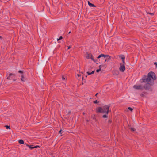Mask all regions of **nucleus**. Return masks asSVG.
Returning a JSON list of instances; mask_svg holds the SVG:
<instances>
[{"instance_id": "aec40b11", "label": "nucleus", "mask_w": 157, "mask_h": 157, "mask_svg": "<svg viewBox=\"0 0 157 157\" xmlns=\"http://www.w3.org/2000/svg\"><path fill=\"white\" fill-rule=\"evenodd\" d=\"M38 147H39L36 146H34L33 148H37Z\"/></svg>"}, {"instance_id": "a211bd4d", "label": "nucleus", "mask_w": 157, "mask_h": 157, "mask_svg": "<svg viewBox=\"0 0 157 157\" xmlns=\"http://www.w3.org/2000/svg\"><path fill=\"white\" fill-rule=\"evenodd\" d=\"M128 109H129L131 111H132L133 110V109L132 108H131V107H128Z\"/></svg>"}, {"instance_id": "b1692460", "label": "nucleus", "mask_w": 157, "mask_h": 157, "mask_svg": "<svg viewBox=\"0 0 157 157\" xmlns=\"http://www.w3.org/2000/svg\"><path fill=\"white\" fill-rule=\"evenodd\" d=\"M149 14L151 15H153L154 14L153 13H150Z\"/></svg>"}, {"instance_id": "412c9836", "label": "nucleus", "mask_w": 157, "mask_h": 157, "mask_svg": "<svg viewBox=\"0 0 157 157\" xmlns=\"http://www.w3.org/2000/svg\"><path fill=\"white\" fill-rule=\"evenodd\" d=\"M101 58V59H104L105 60V58H104V57L102 56Z\"/></svg>"}, {"instance_id": "dca6fc26", "label": "nucleus", "mask_w": 157, "mask_h": 157, "mask_svg": "<svg viewBox=\"0 0 157 157\" xmlns=\"http://www.w3.org/2000/svg\"><path fill=\"white\" fill-rule=\"evenodd\" d=\"M107 117V116L105 114V115H104L103 116V118H106Z\"/></svg>"}, {"instance_id": "cd10ccee", "label": "nucleus", "mask_w": 157, "mask_h": 157, "mask_svg": "<svg viewBox=\"0 0 157 157\" xmlns=\"http://www.w3.org/2000/svg\"><path fill=\"white\" fill-rule=\"evenodd\" d=\"M156 65H157V63H154Z\"/></svg>"}, {"instance_id": "a878e982", "label": "nucleus", "mask_w": 157, "mask_h": 157, "mask_svg": "<svg viewBox=\"0 0 157 157\" xmlns=\"http://www.w3.org/2000/svg\"><path fill=\"white\" fill-rule=\"evenodd\" d=\"M77 75L79 77L81 75H80V74H77Z\"/></svg>"}, {"instance_id": "c85d7f7f", "label": "nucleus", "mask_w": 157, "mask_h": 157, "mask_svg": "<svg viewBox=\"0 0 157 157\" xmlns=\"http://www.w3.org/2000/svg\"><path fill=\"white\" fill-rule=\"evenodd\" d=\"M98 94V93H97L95 94V96H96L97 95V94Z\"/></svg>"}, {"instance_id": "39448f33", "label": "nucleus", "mask_w": 157, "mask_h": 157, "mask_svg": "<svg viewBox=\"0 0 157 157\" xmlns=\"http://www.w3.org/2000/svg\"><path fill=\"white\" fill-rule=\"evenodd\" d=\"M143 86L141 85H135L134 86L133 88L136 90H142Z\"/></svg>"}, {"instance_id": "6ab92c4d", "label": "nucleus", "mask_w": 157, "mask_h": 157, "mask_svg": "<svg viewBox=\"0 0 157 157\" xmlns=\"http://www.w3.org/2000/svg\"><path fill=\"white\" fill-rule=\"evenodd\" d=\"M5 127H6V129H7L10 128L9 126H8L7 125H6V126H5Z\"/></svg>"}, {"instance_id": "c756f323", "label": "nucleus", "mask_w": 157, "mask_h": 157, "mask_svg": "<svg viewBox=\"0 0 157 157\" xmlns=\"http://www.w3.org/2000/svg\"><path fill=\"white\" fill-rule=\"evenodd\" d=\"M71 33V32H69L68 33H69H69Z\"/></svg>"}, {"instance_id": "4468645a", "label": "nucleus", "mask_w": 157, "mask_h": 157, "mask_svg": "<svg viewBox=\"0 0 157 157\" xmlns=\"http://www.w3.org/2000/svg\"><path fill=\"white\" fill-rule=\"evenodd\" d=\"M129 129L132 131H133V132H134V131H135V129L134 128H132V127H130L129 128Z\"/></svg>"}, {"instance_id": "2eb2a0df", "label": "nucleus", "mask_w": 157, "mask_h": 157, "mask_svg": "<svg viewBox=\"0 0 157 157\" xmlns=\"http://www.w3.org/2000/svg\"><path fill=\"white\" fill-rule=\"evenodd\" d=\"M94 71H92V72L91 73H89L88 72L87 73L88 74V75H90L92 74H93L94 73Z\"/></svg>"}, {"instance_id": "9b49d317", "label": "nucleus", "mask_w": 157, "mask_h": 157, "mask_svg": "<svg viewBox=\"0 0 157 157\" xmlns=\"http://www.w3.org/2000/svg\"><path fill=\"white\" fill-rule=\"evenodd\" d=\"M19 143L21 144H23L24 143V141L22 140H19Z\"/></svg>"}, {"instance_id": "f3484780", "label": "nucleus", "mask_w": 157, "mask_h": 157, "mask_svg": "<svg viewBox=\"0 0 157 157\" xmlns=\"http://www.w3.org/2000/svg\"><path fill=\"white\" fill-rule=\"evenodd\" d=\"M62 38H63V37H62V36H61L59 39H57V41H59V40H61Z\"/></svg>"}, {"instance_id": "7ed1b4c3", "label": "nucleus", "mask_w": 157, "mask_h": 157, "mask_svg": "<svg viewBox=\"0 0 157 157\" xmlns=\"http://www.w3.org/2000/svg\"><path fill=\"white\" fill-rule=\"evenodd\" d=\"M102 56L104 57V58H105V62H108L110 59L111 58V57L109 56L108 55H104L103 54H101L100 55L97 57L98 59L100 58Z\"/></svg>"}, {"instance_id": "bb28decb", "label": "nucleus", "mask_w": 157, "mask_h": 157, "mask_svg": "<svg viewBox=\"0 0 157 157\" xmlns=\"http://www.w3.org/2000/svg\"><path fill=\"white\" fill-rule=\"evenodd\" d=\"M62 79H65V78H64L63 77H62Z\"/></svg>"}, {"instance_id": "0eeeda50", "label": "nucleus", "mask_w": 157, "mask_h": 157, "mask_svg": "<svg viewBox=\"0 0 157 157\" xmlns=\"http://www.w3.org/2000/svg\"><path fill=\"white\" fill-rule=\"evenodd\" d=\"M18 72L19 73H22V74L21 76V81H23V82L25 81L26 80V79L25 77H24V75L22 71H18Z\"/></svg>"}, {"instance_id": "4be33fe9", "label": "nucleus", "mask_w": 157, "mask_h": 157, "mask_svg": "<svg viewBox=\"0 0 157 157\" xmlns=\"http://www.w3.org/2000/svg\"><path fill=\"white\" fill-rule=\"evenodd\" d=\"M94 103H98L97 100H96V101H94Z\"/></svg>"}, {"instance_id": "f257e3e1", "label": "nucleus", "mask_w": 157, "mask_h": 157, "mask_svg": "<svg viewBox=\"0 0 157 157\" xmlns=\"http://www.w3.org/2000/svg\"><path fill=\"white\" fill-rule=\"evenodd\" d=\"M155 74L152 72H150L148 74L147 77H145V78L140 80L141 82H147V84H145L143 86V89L144 88L145 89H148L149 87V84L150 85H153L154 84V80L156 79Z\"/></svg>"}, {"instance_id": "6e6552de", "label": "nucleus", "mask_w": 157, "mask_h": 157, "mask_svg": "<svg viewBox=\"0 0 157 157\" xmlns=\"http://www.w3.org/2000/svg\"><path fill=\"white\" fill-rule=\"evenodd\" d=\"M15 76L14 74L13 73H10L9 74V76L7 77V78L8 79L11 80L12 79V77H11L12 76Z\"/></svg>"}, {"instance_id": "20e7f679", "label": "nucleus", "mask_w": 157, "mask_h": 157, "mask_svg": "<svg viewBox=\"0 0 157 157\" xmlns=\"http://www.w3.org/2000/svg\"><path fill=\"white\" fill-rule=\"evenodd\" d=\"M86 57L88 59H91L92 60L94 61L93 58V56L89 52H86Z\"/></svg>"}, {"instance_id": "393cba45", "label": "nucleus", "mask_w": 157, "mask_h": 157, "mask_svg": "<svg viewBox=\"0 0 157 157\" xmlns=\"http://www.w3.org/2000/svg\"><path fill=\"white\" fill-rule=\"evenodd\" d=\"M71 48V46H69L68 47V49H69Z\"/></svg>"}, {"instance_id": "7c9ffc66", "label": "nucleus", "mask_w": 157, "mask_h": 157, "mask_svg": "<svg viewBox=\"0 0 157 157\" xmlns=\"http://www.w3.org/2000/svg\"><path fill=\"white\" fill-rule=\"evenodd\" d=\"M83 79V77H82V79Z\"/></svg>"}, {"instance_id": "ddd939ff", "label": "nucleus", "mask_w": 157, "mask_h": 157, "mask_svg": "<svg viewBox=\"0 0 157 157\" xmlns=\"http://www.w3.org/2000/svg\"><path fill=\"white\" fill-rule=\"evenodd\" d=\"M27 146L28 147H29V148L31 149H32L34 148H33L34 147H33L32 146H29V145H27Z\"/></svg>"}, {"instance_id": "1a4fd4ad", "label": "nucleus", "mask_w": 157, "mask_h": 157, "mask_svg": "<svg viewBox=\"0 0 157 157\" xmlns=\"http://www.w3.org/2000/svg\"><path fill=\"white\" fill-rule=\"evenodd\" d=\"M120 58H121V59L122 60V62H123V63H125V62L124 61V59H125L124 56L123 55H121V56Z\"/></svg>"}, {"instance_id": "f03ea898", "label": "nucleus", "mask_w": 157, "mask_h": 157, "mask_svg": "<svg viewBox=\"0 0 157 157\" xmlns=\"http://www.w3.org/2000/svg\"><path fill=\"white\" fill-rule=\"evenodd\" d=\"M109 105H107L103 106V108L98 107L97 108L96 111L97 113H106L107 114H108L109 112Z\"/></svg>"}, {"instance_id": "423d86ee", "label": "nucleus", "mask_w": 157, "mask_h": 157, "mask_svg": "<svg viewBox=\"0 0 157 157\" xmlns=\"http://www.w3.org/2000/svg\"><path fill=\"white\" fill-rule=\"evenodd\" d=\"M124 64L125 63H123V64H122L121 63L120 64V67L119 68V70L120 71L122 72H124L125 70V66L124 65Z\"/></svg>"}, {"instance_id": "5701e85b", "label": "nucleus", "mask_w": 157, "mask_h": 157, "mask_svg": "<svg viewBox=\"0 0 157 157\" xmlns=\"http://www.w3.org/2000/svg\"><path fill=\"white\" fill-rule=\"evenodd\" d=\"M61 131H62V130H60L59 131V133H60V134H61Z\"/></svg>"}, {"instance_id": "9d476101", "label": "nucleus", "mask_w": 157, "mask_h": 157, "mask_svg": "<svg viewBox=\"0 0 157 157\" xmlns=\"http://www.w3.org/2000/svg\"><path fill=\"white\" fill-rule=\"evenodd\" d=\"M88 4L89 6L90 7H95V6L94 4L90 3L89 1H88Z\"/></svg>"}, {"instance_id": "f8f14e48", "label": "nucleus", "mask_w": 157, "mask_h": 157, "mask_svg": "<svg viewBox=\"0 0 157 157\" xmlns=\"http://www.w3.org/2000/svg\"><path fill=\"white\" fill-rule=\"evenodd\" d=\"M101 65L99 66V69H97V70H96V72H99V71H100V70H101Z\"/></svg>"}]
</instances>
